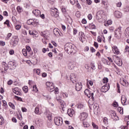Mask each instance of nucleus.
I'll list each match as a JSON object with an SVG mask.
<instances>
[{
  "label": "nucleus",
  "mask_w": 129,
  "mask_h": 129,
  "mask_svg": "<svg viewBox=\"0 0 129 129\" xmlns=\"http://www.w3.org/2000/svg\"><path fill=\"white\" fill-rule=\"evenodd\" d=\"M102 61L103 63H104V64H108V60H107L105 58H102Z\"/></svg>",
  "instance_id": "79ce46f5"
},
{
  "label": "nucleus",
  "mask_w": 129,
  "mask_h": 129,
  "mask_svg": "<svg viewBox=\"0 0 129 129\" xmlns=\"http://www.w3.org/2000/svg\"><path fill=\"white\" fill-rule=\"evenodd\" d=\"M23 90L25 92V93H27L28 92V87L27 86H24L23 88Z\"/></svg>",
  "instance_id": "58836bf2"
},
{
  "label": "nucleus",
  "mask_w": 129,
  "mask_h": 129,
  "mask_svg": "<svg viewBox=\"0 0 129 129\" xmlns=\"http://www.w3.org/2000/svg\"><path fill=\"white\" fill-rule=\"evenodd\" d=\"M125 35L126 37H129V27H127L126 29H125Z\"/></svg>",
  "instance_id": "c85d7f7f"
},
{
  "label": "nucleus",
  "mask_w": 129,
  "mask_h": 129,
  "mask_svg": "<svg viewBox=\"0 0 129 129\" xmlns=\"http://www.w3.org/2000/svg\"><path fill=\"white\" fill-rule=\"evenodd\" d=\"M74 113H75V111H74V109H69L68 110V114L69 115V116H71V117L73 116Z\"/></svg>",
  "instance_id": "a211bd4d"
},
{
  "label": "nucleus",
  "mask_w": 129,
  "mask_h": 129,
  "mask_svg": "<svg viewBox=\"0 0 129 129\" xmlns=\"http://www.w3.org/2000/svg\"><path fill=\"white\" fill-rule=\"evenodd\" d=\"M84 93L85 95H86L87 97H88L89 98H90V97H91L92 96L93 97V95H94V94L93 93V92L90 91L88 89H86L84 91Z\"/></svg>",
  "instance_id": "6e6552de"
},
{
  "label": "nucleus",
  "mask_w": 129,
  "mask_h": 129,
  "mask_svg": "<svg viewBox=\"0 0 129 129\" xmlns=\"http://www.w3.org/2000/svg\"><path fill=\"white\" fill-rule=\"evenodd\" d=\"M117 89L118 93H120V87L119 84L118 83H117Z\"/></svg>",
  "instance_id": "a18cd8bd"
},
{
  "label": "nucleus",
  "mask_w": 129,
  "mask_h": 129,
  "mask_svg": "<svg viewBox=\"0 0 129 129\" xmlns=\"http://www.w3.org/2000/svg\"><path fill=\"white\" fill-rule=\"evenodd\" d=\"M0 45L1 46H5V45H6V42H5L4 41H0Z\"/></svg>",
  "instance_id": "338daca9"
},
{
  "label": "nucleus",
  "mask_w": 129,
  "mask_h": 129,
  "mask_svg": "<svg viewBox=\"0 0 129 129\" xmlns=\"http://www.w3.org/2000/svg\"><path fill=\"white\" fill-rule=\"evenodd\" d=\"M70 79L72 81L73 83L76 82V76L74 74H71L70 75Z\"/></svg>",
  "instance_id": "f3484780"
},
{
  "label": "nucleus",
  "mask_w": 129,
  "mask_h": 129,
  "mask_svg": "<svg viewBox=\"0 0 129 129\" xmlns=\"http://www.w3.org/2000/svg\"><path fill=\"white\" fill-rule=\"evenodd\" d=\"M22 54H23L24 56H26L28 55V52L27 51V49H23L22 50Z\"/></svg>",
  "instance_id": "72a5a7b5"
},
{
  "label": "nucleus",
  "mask_w": 129,
  "mask_h": 129,
  "mask_svg": "<svg viewBox=\"0 0 129 129\" xmlns=\"http://www.w3.org/2000/svg\"><path fill=\"white\" fill-rule=\"evenodd\" d=\"M11 37H12V33H9L8 34L7 36L5 38V40L6 41H8V40H10Z\"/></svg>",
  "instance_id": "c756f323"
},
{
  "label": "nucleus",
  "mask_w": 129,
  "mask_h": 129,
  "mask_svg": "<svg viewBox=\"0 0 129 129\" xmlns=\"http://www.w3.org/2000/svg\"><path fill=\"white\" fill-rule=\"evenodd\" d=\"M114 16L115 18H117L118 19H119V18H121L122 16V14H121V13H120V12L119 11H115Z\"/></svg>",
  "instance_id": "dca6fc26"
},
{
  "label": "nucleus",
  "mask_w": 129,
  "mask_h": 129,
  "mask_svg": "<svg viewBox=\"0 0 129 129\" xmlns=\"http://www.w3.org/2000/svg\"><path fill=\"white\" fill-rule=\"evenodd\" d=\"M64 50L68 53L71 55H74L76 53V50L74 48V45L72 43H66L64 45Z\"/></svg>",
  "instance_id": "f257e3e1"
},
{
  "label": "nucleus",
  "mask_w": 129,
  "mask_h": 129,
  "mask_svg": "<svg viewBox=\"0 0 129 129\" xmlns=\"http://www.w3.org/2000/svg\"><path fill=\"white\" fill-rule=\"evenodd\" d=\"M59 31L60 30L58 28H54L53 29V34H54V35H55V36L56 37H59V36L60 35V33L59 32Z\"/></svg>",
  "instance_id": "2eb2a0df"
},
{
  "label": "nucleus",
  "mask_w": 129,
  "mask_h": 129,
  "mask_svg": "<svg viewBox=\"0 0 129 129\" xmlns=\"http://www.w3.org/2000/svg\"><path fill=\"white\" fill-rule=\"evenodd\" d=\"M4 123V118L0 116V125H3Z\"/></svg>",
  "instance_id": "e433bc0d"
},
{
  "label": "nucleus",
  "mask_w": 129,
  "mask_h": 129,
  "mask_svg": "<svg viewBox=\"0 0 129 129\" xmlns=\"http://www.w3.org/2000/svg\"><path fill=\"white\" fill-rule=\"evenodd\" d=\"M9 105L12 108V109H16V107L15 106V105L13 104L12 102L9 103Z\"/></svg>",
  "instance_id": "7c9ffc66"
},
{
  "label": "nucleus",
  "mask_w": 129,
  "mask_h": 129,
  "mask_svg": "<svg viewBox=\"0 0 129 129\" xmlns=\"http://www.w3.org/2000/svg\"><path fill=\"white\" fill-rule=\"evenodd\" d=\"M51 15L54 18H57L59 17V12H58V9L54 8L51 10Z\"/></svg>",
  "instance_id": "423d86ee"
},
{
  "label": "nucleus",
  "mask_w": 129,
  "mask_h": 129,
  "mask_svg": "<svg viewBox=\"0 0 129 129\" xmlns=\"http://www.w3.org/2000/svg\"><path fill=\"white\" fill-rule=\"evenodd\" d=\"M88 103L90 105H93L94 104V97L92 96L88 101Z\"/></svg>",
  "instance_id": "4be33fe9"
},
{
  "label": "nucleus",
  "mask_w": 129,
  "mask_h": 129,
  "mask_svg": "<svg viewBox=\"0 0 129 129\" xmlns=\"http://www.w3.org/2000/svg\"><path fill=\"white\" fill-rule=\"evenodd\" d=\"M4 25H7V27H8V28H10V27H11V25H10V21L9 20H7L4 22Z\"/></svg>",
  "instance_id": "473e14b6"
},
{
  "label": "nucleus",
  "mask_w": 129,
  "mask_h": 129,
  "mask_svg": "<svg viewBox=\"0 0 129 129\" xmlns=\"http://www.w3.org/2000/svg\"><path fill=\"white\" fill-rule=\"evenodd\" d=\"M21 90L19 89V88H15L13 90V93H14L15 92H18V91H20Z\"/></svg>",
  "instance_id": "603ef678"
},
{
  "label": "nucleus",
  "mask_w": 129,
  "mask_h": 129,
  "mask_svg": "<svg viewBox=\"0 0 129 129\" xmlns=\"http://www.w3.org/2000/svg\"><path fill=\"white\" fill-rule=\"evenodd\" d=\"M118 106V103L116 102L115 101L113 102V107H117Z\"/></svg>",
  "instance_id": "3c124183"
},
{
  "label": "nucleus",
  "mask_w": 129,
  "mask_h": 129,
  "mask_svg": "<svg viewBox=\"0 0 129 129\" xmlns=\"http://www.w3.org/2000/svg\"><path fill=\"white\" fill-rule=\"evenodd\" d=\"M75 89L77 91H80L82 89V83H77L76 84Z\"/></svg>",
  "instance_id": "f8f14e48"
},
{
  "label": "nucleus",
  "mask_w": 129,
  "mask_h": 129,
  "mask_svg": "<svg viewBox=\"0 0 129 129\" xmlns=\"http://www.w3.org/2000/svg\"><path fill=\"white\" fill-rule=\"evenodd\" d=\"M125 52H129V46L127 45L125 46V49H124Z\"/></svg>",
  "instance_id": "bf43d9fd"
},
{
  "label": "nucleus",
  "mask_w": 129,
  "mask_h": 129,
  "mask_svg": "<svg viewBox=\"0 0 129 129\" xmlns=\"http://www.w3.org/2000/svg\"><path fill=\"white\" fill-rule=\"evenodd\" d=\"M21 90L20 91H18L17 92H16L14 93L15 94H16L17 95H22V93H21Z\"/></svg>",
  "instance_id": "864d4df0"
},
{
  "label": "nucleus",
  "mask_w": 129,
  "mask_h": 129,
  "mask_svg": "<svg viewBox=\"0 0 129 129\" xmlns=\"http://www.w3.org/2000/svg\"><path fill=\"white\" fill-rule=\"evenodd\" d=\"M35 113H36V114H38L39 112H40V111L39 110V107H36L35 108V111H34Z\"/></svg>",
  "instance_id": "c9c22d12"
},
{
  "label": "nucleus",
  "mask_w": 129,
  "mask_h": 129,
  "mask_svg": "<svg viewBox=\"0 0 129 129\" xmlns=\"http://www.w3.org/2000/svg\"><path fill=\"white\" fill-rule=\"evenodd\" d=\"M68 66L70 70H73V69H74V67H75V64L73 61H69Z\"/></svg>",
  "instance_id": "ddd939ff"
},
{
  "label": "nucleus",
  "mask_w": 129,
  "mask_h": 129,
  "mask_svg": "<svg viewBox=\"0 0 129 129\" xmlns=\"http://www.w3.org/2000/svg\"><path fill=\"white\" fill-rule=\"evenodd\" d=\"M114 62L118 66H121L122 65V62L120 61V59L118 57H117V60H114Z\"/></svg>",
  "instance_id": "b1692460"
},
{
  "label": "nucleus",
  "mask_w": 129,
  "mask_h": 129,
  "mask_svg": "<svg viewBox=\"0 0 129 129\" xmlns=\"http://www.w3.org/2000/svg\"><path fill=\"white\" fill-rule=\"evenodd\" d=\"M118 110L119 111L121 114H123V110H121V107H119Z\"/></svg>",
  "instance_id": "4d7b16f0"
},
{
  "label": "nucleus",
  "mask_w": 129,
  "mask_h": 129,
  "mask_svg": "<svg viewBox=\"0 0 129 129\" xmlns=\"http://www.w3.org/2000/svg\"><path fill=\"white\" fill-rule=\"evenodd\" d=\"M97 41L99 43H101V37L100 36H98Z\"/></svg>",
  "instance_id": "e2e57ef3"
},
{
  "label": "nucleus",
  "mask_w": 129,
  "mask_h": 129,
  "mask_svg": "<svg viewBox=\"0 0 129 129\" xmlns=\"http://www.w3.org/2000/svg\"><path fill=\"white\" fill-rule=\"evenodd\" d=\"M32 14H33L35 17L39 18L40 16H41V11L38 9H35L32 11Z\"/></svg>",
  "instance_id": "9b49d317"
},
{
  "label": "nucleus",
  "mask_w": 129,
  "mask_h": 129,
  "mask_svg": "<svg viewBox=\"0 0 129 129\" xmlns=\"http://www.w3.org/2000/svg\"><path fill=\"white\" fill-rule=\"evenodd\" d=\"M104 15V12L102 10L99 11L96 13L97 19H102V17Z\"/></svg>",
  "instance_id": "1a4fd4ad"
},
{
  "label": "nucleus",
  "mask_w": 129,
  "mask_h": 129,
  "mask_svg": "<svg viewBox=\"0 0 129 129\" xmlns=\"http://www.w3.org/2000/svg\"><path fill=\"white\" fill-rule=\"evenodd\" d=\"M116 6L117 8H120L121 7V2H118L116 4Z\"/></svg>",
  "instance_id": "8fccbe9b"
},
{
  "label": "nucleus",
  "mask_w": 129,
  "mask_h": 129,
  "mask_svg": "<svg viewBox=\"0 0 129 129\" xmlns=\"http://www.w3.org/2000/svg\"><path fill=\"white\" fill-rule=\"evenodd\" d=\"M88 18L89 20H92V14H90L88 15Z\"/></svg>",
  "instance_id": "0e129e2a"
},
{
  "label": "nucleus",
  "mask_w": 129,
  "mask_h": 129,
  "mask_svg": "<svg viewBox=\"0 0 129 129\" xmlns=\"http://www.w3.org/2000/svg\"><path fill=\"white\" fill-rule=\"evenodd\" d=\"M109 90V84L107 85V84H106L102 87L101 89V92H107L108 90Z\"/></svg>",
  "instance_id": "9d476101"
},
{
  "label": "nucleus",
  "mask_w": 129,
  "mask_h": 129,
  "mask_svg": "<svg viewBox=\"0 0 129 129\" xmlns=\"http://www.w3.org/2000/svg\"><path fill=\"white\" fill-rule=\"evenodd\" d=\"M18 43H19V38H18V36H13L11 43V44L12 45V47H16V46L18 45Z\"/></svg>",
  "instance_id": "20e7f679"
},
{
  "label": "nucleus",
  "mask_w": 129,
  "mask_h": 129,
  "mask_svg": "<svg viewBox=\"0 0 129 129\" xmlns=\"http://www.w3.org/2000/svg\"><path fill=\"white\" fill-rule=\"evenodd\" d=\"M77 32H78L77 29H76L75 28L74 29V31H73L74 35H76L77 34Z\"/></svg>",
  "instance_id": "774afa93"
},
{
  "label": "nucleus",
  "mask_w": 129,
  "mask_h": 129,
  "mask_svg": "<svg viewBox=\"0 0 129 129\" xmlns=\"http://www.w3.org/2000/svg\"><path fill=\"white\" fill-rule=\"evenodd\" d=\"M17 11L18 13H19V14H21V13H22V12H23V8H22V7H21L20 6H18L17 7Z\"/></svg>",
  "instance_id": "cd10ccee"
},
{
  "label": "nucleus",
  "mask_w": 129,
  "mask_h": 129,
  "mask_svg": "<svg viewBox=\"0 0 129 129\" xmlns=\"http://www.w3.org/2000/svg\"><path fill=\"white\" fill-rule=\"evenodd\" d=\"M77 5H76V7L77 8H78V9H81V6L80 5V4L79 3H78V1H77Z\"/></svg>",
  "instance_id": "6e6d98bb"
},
{
  "label": "nucleus",
  "mask_w": 129,
  "mask_h": 129,
  "mask_svg": "<svg viewBox=\"0 0 129 129\" xmlns=\"http://www.w3.org/2000/svg\"><path fill=\"white\" fill-rule=\"evenodd\" d=\"M88 117V114L86 112H82L80 114V119L81 121H83V124L84 127H89V123L86 121H84L86 118Z\"/></svg>",
  "instance_id": "f03ea898"
},
{
  "label": "nucleus",
  "mask_w": 129,
  "mask_h": 129,
  "mask_svg": "<svg viewBox=\"0 0 129 129\" xmlns=\"http://www.w3.org/2000/svg\"><path fill=\"white\" fill-rule=\"evenodd\" d=\"M54 120L56 125H62L63 124V119L60 117H55Z\"/></svg>",
  "instance_id": "39448f33"
},
{
  "label": "nucleus",
  "mask_w": 129,
  "mask_h": 129,
  "mask_svg": "<svg viewBox=\"0 0 129 129\" xmlns=\"http://www.w3.org/2000/svg\"><path fill=\"white\" fill-rule=\"evenodd\" d=\"M46 85L48 88V90L52 92V91H54V88H55V86H54V84L52 82H47L46 83Z\"/></svg>",
  "instance_id": "0eeeda50"
},
{
  "label": "nucleus",
  "mask_w": 129,
  "mask_h": 129,
  "mask_svg": "<svg viewBox=\"0 0 129 129\" xmlns=\"http://www.w3.org/2000/svg\"><path fill=\"white\" fill-rule=\"evenodd\" d=\"M114 36L116 39H120L121 38V27L119 26L115 30Z\"/></svg>",
  "instance_id": "7ed1b4c3"
},
{
  "label": "nucleus",
  "mask_w": 129,
  "mask_h": 129,
  "mask_svg": "<svg viewBox=\"0 0 129 129\" xmlns=\"http://www.w3.org/2000/svg\"><path fill=\"white\" fill-rule=\"evenodd\" d=\"M36 22L38 23V21L37 22V20L35 19L34 20H33V19H29L27 21V24L28 25H34Z\"/></svg>",
  "instance_id": "412c9836"
},
{
  "label": "nucleus",
  "mask_w": 129,
  "mask_h": 129,
  "mask_svg": "<svg viewBox=\"0 0 129 129\" xmlns=\"http://www.w3.org/2000/svg\"><path fill=\"white\" fill-rule=\"evenodd\" d=\"M2 102H3V106H7V101H5V100H3L2 101Z\"/></svg>",
  "instance_id": "69168bd1"
},
{
  "label": "nucleus",
  "mask_w": 129,
  "mask_h": 129,
  "mask_svg": "<svg viewBox=\"0 0 129 129\" xmlns=\"http://www.w3.org/2000/svg\"><path fill=\"white\" fill-rule=\"evenodd\" d=\"M80 37H79L80 41L81 42H82L83 43V39H85V35H84V33L83 32H81L79 33Z\"/></svg>",
  "instance_id": "aec40b11"
},
{
  "label": "nucleus",
  "mask_w": 129,
  "mask_h": 129,
  "mask_svg": "<svg viewBox=\"0 0 129 129\" xmlns=\"http://www.w3.org/2000/svg\"><path fill=\"white\" fill-rule=\"evenodd\" d=\"M33 91H34V92H38V88H37V86L33 85Z\"/></svg>",
  "instance_id": "f704fd0d"
},
{
  "label": "nucleus",
  "mask_w": 129,
  "mask_h": 129,
  "mask_svg": "<svg viewBox=\"0 0 129 129\" xmlns=\"http://www.w3.org/2000/svg\"><path fill=\"white\" fill-rule=\"evenodd\" d=\"M86 2L87 5H89V6H90V5L92 4V2L91 1V0H86Z\"/></svg>",
  "instance_id": "5fc2aeb1"
},
{
  "label": "nucleus",
  "mask_w": 129,
  "mask_h": 129,
  "mask_svg": "<svg viewBox=\"0 0 129 129\" xmlns=\"http://www.w3.org/2000/svg\"><path fill=\"white\" fill-rule=\"evenodd\" d=\"M21 25H17L16 26L15 28H16V29L17 30V31H19V30H20V29H21Z\"/></svg>",
  "instance_id": "de8ad7c7"
},
{
  "label": "nucleus",
  "mask_w": 129,
  "mask_h": 129,
  "mask_svg": "<svg viewBox=\"0 0 129 129\" xmlns=\"http://www.w3.org/2000/svg\"><path fill=\"white\" fill-rule=\"evenodd\" d=\"M36 73L37 74V75H40V73H41V70H40V69L36 70Z\"/></svg>",
  "instance_id": "680f3d73"
},
{
  "label": "nucleus",
  "mask_w": 129,
  "mask_h": 129,
  "mask_svg": "<svg viewBox=\"0 0 129 129\" xmlns=\"http://www.w3.org/2000/svg\"><path fill=\"white\" fill-rule=\"evenodd\" d=\"M8 66L9 67H13V69L17 68V63L14 61H9L8 62Z\"/></svg>",
  "instance_id": "4468645a"
},
{
  "label": "nucleus",
  "mask_w": 129,
  "mask_h": 129,
  "mask_svg": "<svg viewBox=\"0 0 129 129\" xmlns=\"http://www.w3.org/2000/svg\"><path fill=\"white\" fill-rule=\"evenodd\" d=\"M113 115L114 120H115V121H116L117 120H119V118L118 117L117 115H116V113H114Z\"/></svg>",
  "instance_id": "2f4dec72"
},
{
  "label": "nucleus",
  "mask_w": 129,
  "mask_h": 129,
  "mask_svg": "<svg viewBox=\"0 0 129 129\" xmlns=\"http://www.w3.org/2000/svg\"><path fill=\"white\" fill-rule=\"evenodd\" d=\"M31 47L29 46H26V51H28V52H31Z\"/></svg>",
  "instance_id": "13d9d810"
},
{
  "label": "nucleus",
  "mask_w": 129,
  "mask_h": 129,
  "mask_svg": "<svg viewBox=\"0 0 129 129\" xmlns=\"http://www.w3.org/2000/svg\"><path fill=\"white\" fill-rule=\"evenodd\" d=\"M61 12L63 14H66V8L64 7H62L61 8Z\"/></svg>",
  "instance_id": "49530a36"
},
{
  "label": "nucleus",
  "mask_w": 129,
  "mask_h": 129,
  "mask_svg": "<svg viewBox=\"0 0 129 129\" xmlns=\"http://www.w3.org/2000/svg\"><path fill=\"white\" fill-rule=\"evenodd\" d=\"M10 55H14L15 54V51L13 49H11L9 51Z\"/></svg>",
  "instance_id": "052dcab7"
},
{
  "label": "nucleus",
  "mask_w": 129,
  "mask_h": 129,
  "mask_svg": "<svg viewBox=\"0 0 129 129\" xmlns=\"http://www.w3.org/2000/svg\"><path fill=\"white\" fill-rule=\"evenodd\" d=\"M103 83H106L107 82H108V78H104L102 80Z\"/></svg>",
  "instance_id": "4c0bfd02"
},
{
  "label": "nucleus",
  "mask_w": 129,
  "mask_h": 129,
  "mask_svg": "<svg viewBox=\"0 0 129 129\" xmlns=\"http://www.w3.org/2000/svg\"><path fill=\"white\" fill-rule=\"evenodd\" d=\"M120 83L123 86H128V83L126 80H123L122 81H120Z\"/></svg>",
  "instance_id": "5701e85b"
},
{
  "label": "nucleus",
  "mask_w": 129,
  "mask_h": 129,
  "mask_svg": "<svg viewBox=\"0 0 129 129\" xmlns=\"http://www.w3.org/2000/svg\"><path fill=\"white\" fill-rule=\"evenodd\" d=\"M56 100H57V101L58 102H59V103H60V105L61 106H63L64 105V101L63 100H62V99H61L60 97H56L55 98Z\"/></svg>",
  "instance_id": "6ab92c4d"
},
{
  "label": "nucleus",
  "mask_w": 129,
  "mask_h": 129,
  "mask_svg": "<svg viewBox=\"0 0 129 129\" xmlns=\"http://www.w3.org/2000/svg\"><path fill=\"white\" fill-rule=\"evenodd\" d=\"M83 107H84V105L82 104H80L78 105V108H79L80 109H82Z\"/></svg>",
  "instance_id": "c03bdc74"
},
{
  "label": "nucleus",
  "mask_w": 129,
  "mask_h": 129,
  "mask_svg": "<svg viewBox=\"0 0 129 129\" xmlns=\"http://www.w3.org/2000/svg\"><path fill=\"white\" fill-rule=\"evenodd\" d=\"M121 101L122 104H125V102H126V97H125V96H122V97L121 98Z\"/></svg>",
  "instance_id": "393cba45"
},
{
  "label": "nucleus",
  "mask_w": 129,
  "mask_h": 129,
  "mask_svg": "<svg viewBox=\"0 0 129 129\" xmlns=\"http://www.w3.org/2000/svg\"><path fill=\"white\" fill-rule=\"evenodd\" d=\"M15 98L17 99L18 100H19V101H22L23 102V99H22V98L19 97L18 96H15Z\"/></svg>",
  "instance_id": "ea45409f"
},
{
  "label": "nucleus",
  "mask_w": 129,
  "mask_h": 129,
  "mask_svg": "<svg viewBox=\"0 0 129 129\" xmlns=\"http://www.w3.org/2000/svg\"><path fill=\"white\" fill-rule=\"evenodd\" d=\"M90 27H91V29H95V25L93 24V23L90 24Z\"/></svg>",
  "instance_id": "09e8293b"
},
{
  "label": "nucleus",
  "mask_w": 129,
  "mask_h": 129,
  "mask_svg": "<svg viewBox=\"0 0 129 129\" xmlns=\"http://www.w3.org/2000/svg\"><path fill=\"white\" fill-rule=\"evenodd\" d=\"M113 49L115 51L114 52V54H115L116 55H118L120 52L119 51V49L117 48V46H114Z\"/></svg>",
  "instance_id": "a878e982"
},
{
  "label": "nucleus",
  "mask_w": 129,
  "mask_h": 129,
  "mask_svg": "<svg viewBox=\"0 0 129 129\" xmlns=\"http://www.w3.org/2000/svg\"><path fill=\"white\" fill-rule=\"evenodd\" d=\"M2 67L4 68V71L8 70V64L6 62L4 61L2 62Z\"/></svg>",
  "instance_id": "bb28decb"
},
{
  "label": "nucleus",
  "mask_w": 129,
  "mask_h": 129,
  "mask_svg": "<svg viewBox=\"0 0 129 129\" xmlns=\"http://www.w3.org/2000/svg\"><path fill=\"white\" fill-rule=\"evenodd\" d=\"M91 69L93 70H95V69H96V68H95V64H94V63H91Z\"/></svg>",
  "instance_id": "37998d69"
},
{
  "label": "nucleus",
  "mask_w": 129,
  "mask_h": 129,
  "mask_svg": "<svg viewBox=\"0 0 129 129\" xmlns=\"http://www.w3.org/2000/svg\"><path fill=\"white\" fill-rule=\"evenodd\" d=\"M102 5L105 8H107V3L102 1Z\"/></svg>",
  "instance_id": "a19ab883"
}]
</instances>
